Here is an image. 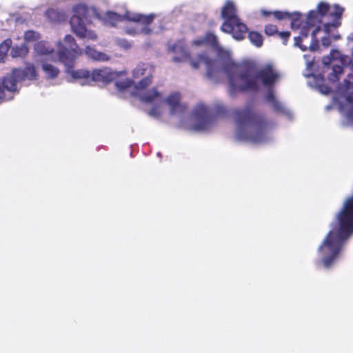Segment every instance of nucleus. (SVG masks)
I'll return each mask as SVG.
<instances>
[{"instance_id": "nucleus-20", "label": "nucleus", "mask_w": 353, "mask_h": 353, "mask_svg": "<svg viewBox=\"0 0 353 353\" xmlns=\"http://www.w3.org/2000/svg\"><path fill=\"white\" fill-rule=\"evenodd\" d=\"M12 45V41L9 39L3 41L0 45V63L4 62L7 53Z\"/></svg>"}, {"instance_id": "nucleus-7", "label": "nucleus", "mask_w": 353, "mask_h": 353, "mask_svg": "<svg viewBox=\"0 0 353 353\" xmlns=\"http://www.w3.org/2000/svg\"><path fill=\"white\" fill-rule=\"evenodd\" d=\"M57 46V51L54 52L48 42L39 41L36 43L34 50L37 54L48 56L53 61H59L65 66L71 65L83 52L74 38L70 34L65 35L63 42L59 41Z\"/></svg>"}, {"instance_id": "nucleus-5", "label": "nucleus", "mask_w": 353, "mask_h": 353, "mask_svg": "<svg viewBox=\"0 0 353 353\" xmlns=\"http://www.w3.org/2000/svg\"><path fill=\"white\" fill-rule=\"evenodd\" d=\"M158 17L159 14L154 13L143 14L129 11H125L123 14L112 11H108L104 14H101L97 11V19L105 24L110 26H115L117 23L124 20L136 22L135 24L127 26L125 28V32L132 37L138 35L149 36L159 31H162L164 28L161 25L159 26V30H155L154 28L150 27L154 19Z\"/></svg>"}, {"instance_id": "nucleus-11", "label": "nucleus", "mask_w": 353, "mask_h": 353, "mask_svg": "<svg viewBox=\"0 0 353 353\" xmlns=\"http://www.w3.org/2000/svg\"><path fill=\"white\" fill-rule=\"evenodd\" d=\"M162 97L161 102H151L150 103H156L157 106L153 107L150 111L149 114L157 118L161 114V105L165 103L170 108V113L173 115H181L183 114L187 107L185 104L180 102L181 95L179 92H173L170 94L165 99H163L162 94L159 92Z\"/></svg>"}, {"instance_id": "nucleus-15", "label": "nucleus", "mask_w": 353, "mask_h": 353, "mask_svg": "<svg viewBox=\"0 0 353 353\" xmlns=\"http://www.w3.org/2000/svg\"><path fill=\"white\" fill-rule=\"evenodd\" d=\"M73 33L76 34L77 37L81 39H86L88 40L96 41L97 39V34L91 30H88L86 28L85 23L77 27L71 28Z\"/></svg>"}, {"instance_id": "nucleus-14", "label": "nucleus", "mask_w": 353, "mask_h": 353, "mask_svg": "<svg viewBox=\"0 0 353 353\" xmlns=\"http://www.w3.org/2000/svg\"><path fill=\"white\" fill-rule=\"evenodd\" d=\"M74 63V62L70 66H65L66 72L70 75L73 81L79 82L81 85L90 84L91 72L85 69L73 70L72 68Z\"/></svg>"}, {"instance_id": "nucleus-3", "label": "nucleus", "mask_w": 353, "mask_h": 353, "mask_svg": "<svg viewBox=\"0 0 353 353\" xmlns=\"http://www.w3.org/2000/svg\"><path fill=\"white\" fill-rule=\"evenodd\" d=\"M353 235V194L347 197L317 249L316 265L325 269L332 268L340 259L344 248Z\"/></svg>"}, {"instance_id": "nucleus-23", "label": "nucleus", "mask_w": 353, "mask_h": 353, "mask_svg": "<svg viewBox=\"0 0 353 353\" xmlns=\"http://www.w3.org/2000/svg\"><path fill=\"white\" fill-rule=\"evenodd\" d=\"M114 43L118 47L125 50H128L132 47V43L123 38H114Z\"/></svg>"}, {"instance_id": "nucleus-29", "label": "nucleus", "mask_w": 353, "mask_h": 353, "mask_svg": "<svg viewBox=\"0 0 353 353\" xmlns=\"http://www.w3.org/2000/svg\"><path fill=\"white\" fill-rule=\"evenodd\" d=\"M348 39L353 41V33L352 37H349Z\"/></svg>"}, {"instance_id": "nucleus-2", "label": "nucleus", "mask_w": 353, "mask_h": 353, "mask_svg": "<svg viewBox=\"0 0 353 353\" xmlns=\"http://www.w3.org/2000/svg\"><path fill=\"white\" fill-rule=\"evenodd\" d=\"M344 10L338 4L330 6L321 1L315 9L307 13L305 21L301 19L302 14L300 12L275 11L272 14L278 20L290 19L292 29L300 30V35L294 37V46L305 51L307 48V44H309L310 51L313 52L317 49L319 41L327 48L330 46L332 39H340V35L334 32L341 25Z\"/></svg>"}, {"instance_id": "nucleus-10", "label": "nucleus", "mask_w": 353, "mask_h": 353, "mask_svg": "<svg viewBox=\"0 0 353 353\" xmlns=\"http://www.w3.org/2000/svg\"><path fill=\"white\" fill-rule=\"evenodd\" d=\"M221 16L224 19L221 27V31L231 34L237 41L243 40L248 28L237 16L236 3L233 0H225L221 8Z\"/></svg>"}, {"instance_id": "nucleus-16", "label": "nucleus", "mask_w": 353, "mask_h": 353, "mask_svg": "<svg viewBox=\"0 0 353 353\" xmlns=\"http://www.w3.org/2000/svg\"><path fill=\"white\" fill-rule=\"evenodd\" d=\"M85 54L90 59L97 61H108L110 59V57L102 52L97 50L95 48L87 46L85 49Z\"/></svg>"}, {"instance_id": "nucleus-18", "label": "nucleus", "mask_w": 353, "mask_h": 353, "mask_svg": "<svg viewBox=\"0 0 353 353\" xmlns=\"http://www.w3.org/2000/svg\"><path fill=\"white\" fill-rule=\"evenodd\" d=\"M42 70L48 79H55L59 74V70L54 65L48 63L42 64Z\"/></svg>"}, {"instance_id": "nucleus-4", "label": "nucleus", "mask_w": 353, "mask_h": 353, "mask_svg": "<svg viewBox=\"0 0 353 353\" xmlns=\"http://www.w3.org/2000/svg\"><path fill=\"white\" fill-rule=\"evenodd\" d=\"M232 114L236 140L256 145L266 144L273 140L274 124L263 114L254 112L251 105L234 109Z\"/></svg>"}, {"instance_id": "nucleus-22", "label": "nucleus", "mask_w": 353, "mask_h": 353, "mask_svg": "<svg viewBox=\"0 0 353 353\" xmlns=\"http://www.w3.org/2000/svg\"><path fill=\"white\" fill-rule=\"evenodd\" d=\"M132 84V81L129 79L119 80L115 82V86L120 92L128 91L131 88Z\"/></svg>"}, {"instance_id": "nucleus-12", "label": "nucleus", "mask_w": 353, "mask_h": 353, "mask_svg": "<svg viewBox=\"0 0 353 353\" xmlns=\"http://www.w3.org/2000/svg\"><path fill=\"white\" fill-rule=\"evenodd\" d=\"M72 11L73 14L70 19L71 28L84 24L83 20L88 21V17L90 13L96 17L97 14V10L95 7H90L83 3L73 6Z\"/></svg>"}, {"instance_id": "nucleus-9", "label": "nucleus", "mask_w": 353, "mask_h": 353, "mask_svg": "<svg viewBox=\"0 0 353 353\" xmlns=\"http://www.w3.org/2000/svg\"><path fill=\"white\" fill-rule=\"evenodd\" d=\"M37 77V72L32 65H28L23 70L13 69L11 74L0 80V103L12 99L22 81L34 80Z\"/></svg>"}, {"instance_id": "nucleus-1", "label": "nucleus", "mask_w": 353, "mask_h": 353, "mask_svg": "<svg viewBox=\"0 0 353 353\" xmlns=\"http://www.w3.org/2000/svg\"><path fill=\"white\" fill-rule=\"evenodd\" d=\"M210 47L219 59L225 62V70L228 74L229 88L231 95H235L239 92L256 91L261 85L268 91L265 98L268 103L272 106L274 110L285 115L287 118L292 117V113L283 103L276 97L273 86L279 80L280 73L272 64H266L259 70L243 65L236 64L231 60V50L225 49L218 42L216 36L208 32L204 36L199 37L191 42L189 50L186 49L184 41L179 40L175 43H168V52L172 54V61L175 63L188 61L194 69H198L201 65L206 68L207 74L211 76L213 61L205 52L199 53L194 57V53Z\"/></svg>"}, {"instance_id": "nucleus-27", "label": "nucleus", "mask_w": 353, "mask_h": 353, "mask_svg": "<svg viewBox=\"0 0 353 353\" xmlns=\"http://www.w3.org/2000/svg\"><path fill=\"white\" fill-rule=\"evenodd\" d=\"M280 38L283 40V44L286 45L287 40L289 38L290 33L289 32H281L278 33Z\"/></svg>"}, {"instance_id": "nucleus-19", "label": "nucleus", "mask_w": 353, "mask_h": 353, "mask_svg": "<svg viewBox=\"0 0 353 353\" xmlns=\"http://www.w3.org/2000/svg\"><path fill=\"white\" fill-rule=\"evenodd\" d=\"M28 52V49L25 44L20 46H16L12 48L11 51V55L14 58L23 57L26 55Z\"/></svg>"}, {"instance_id": "nucleus-6", "label": "nucleus", "mask_w": 353, "mask_h": 353, "mask_svg": "<svg viewBox=\"0 0 353 353\" xmlns=\"http://www.w3.org/2000/svg\"><path fill=\"white\" fill-rule=\"evenodd\" d=\"M227 108L221 103L210 108L203 103L197 104L192 112L190 119L182 125L187 130L194 132H206L214 125L217 117H224Z\"/></svg>"}, {"instance_id": "nucleus-17", "label": "nucleus", "mask_w": 353, "mask_h": 353, "mask_svg": "<svg viewBox=\"0 0 353 353\" xmlns=\"http://www.w3.org/2000/svg\"><path fill=\"white\" fill-rule=\"evenodd\" d=\"M46 15L50 21L54 22L63 21L67 19L65 12L55 9L48 10Z\"/></svg>"}, {"instance_id": "nucleus-26", "label": "nucleus", "mask_w": 353, "mask_h": 353, "mask_svg": "<svg viewBox=\"0 0 353 353\" xmlns=\"http://www.w3.org/2000/svg\"><path fill=\"white\" fill-rule=\"evenodd\" d=\"M265 32L269 36L273 35L277 32V28L274 25H267L265 27Z\"/></svg>"}, {"instance_id": "nucleus-21", "label": "nucleus", "mask_w": 353, "mask_h": 353, "mask_svg": "<svg viewBox=\"0 0 353 353\" xmlns=\"http://www.w3.org/2000/svg\"><path fill=\"white\" fill-rule=\"evenodd\" d=\"M250 42L257 48L263 45V37L257 32H250L248 35Z\"/></svg>"}, {"instance_id": "nucleus-28", "label": "nucleus", "mask_w": 353, "mask_h": 353, "mask_svg": "<svg viewBox=\"0 0 353 353\" xmlns=\"http://www.w3.org/2000/svg\"><path fill=\"white\" fill-rule=\"evenodd\" d=\"M261 13L265 17H268L270 16V14H272V12L267 11L264 9L261 10Z\"/></svg>"}, {"instance_id": "nucleus-24", "label": "nucleus", "mask_w": 353, "mask_h": 353, "mask_svg": "<svg viewBox=\"0 0 353 353\" xmlns=\"http://www.w3.org/2000/svg\"><path fill=\"white\" fill-rule=\"evenodd\" d=\"M39 39V34L32 30L24 33V39L26 42H34Z\"/></svg>"}, {"instance_id": "nucleus-25", "label": "nucleus", "mask_w": 353, "mask_h": 353, "mask_svg": "<svg viewBox=\"0 0 353 353\" xmlns=\"http://www.w3.org/2000/svg\"><path fill=\"white\" fill-rule=\"evenodd\" d=\"M304 59L305 60L307 70H311L314 65V57L310 54H305Z\"/></svg>"}, {"instance_id": "nucleus-13", "label": "nucleus", "mask_w": 353, "mask_h": 353, "mask_svg": "<svg viewBox=\"0 0 353 353\" xmlns=\"http://www.w3.org/2000/svg\"><path fill=\"white\" fill-rule=\"evenodd\" d=\"M125 71H112L110 68L96 69L91 72V82L108 83L118 77L125 75Z\"/></svg>"}, {"instance_id": "nucleus-8", "label": "nucleus", "mask_w": 353, "mask_h": 353, "mask_svg": "<svg viewBox=\"0 0 353 353\" xmlns=\"http://www.w3.org/2000/svg\"><path fill=\"white\" fill-rule=\"evenodd\" d=\"M153 71V67L145 63H139L132 70V76L134 79L145 76L138 83L134 85L133 90L131 92L132 95L138 98L141 102L162 101L161 94L155 88L150 90H145L152 83Z\"/></svg>"}]
</instances>
